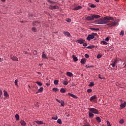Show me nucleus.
Wrapping results in <instances>:
<instances>
[{"label":"nucleus","mask_w":126,"mask_h":126,"mask_svg":"<svg viewBox=\"0 0 126 126\" xmlns=\"http://www.w3.org/2000/svg\"><path fill=\"white\" fill-rule=\"evenodd\" d=\"M1 95H2V92L0 90V98L1 97Z\"/></svg>","instance_id":"obj_55"},{"label":"nucleus","mask_w":126,"mask_h":126,"mask_svg":"<svg viewBox=\"0 0 126 126\" xmlns=\"http://www.w3.org/2000/svg\"><path fill=\"white\" fill-rule=\"evenodd\" d=\"M102 44H103V45H108V43H107V42L105 41H101Z\"/></svg>","instance_id":"obj_40"},{"label":"nucleus","mask_w":126,"mask_h":126,"mask_svg":"<svg viewBox=\"0 0 126 126\" xmlns=\"http://www.w3.org/2000/svg\"><path fill=\"white\" fill-rule=\"evenodd\" d=\"M124 122L125 121H124L123 119H121L119 122L120 124H124Z\"/></svg>","instance_id":"obj_48"},{"label":"nucleus","mask_w":126,"mask_h":126,"mask_svg":"<svg viewBox=\"0 0 126 126\" xmlns=\"http://www.w3.org/2000/svg\"><path fill=\"white\" fill-rule=\"evenodd\" d=\"M63 84H64V85H67L68 84V82L67 81H64L63 82H62Z\"/></svg>","instance_id":"obj_35"},{"label":"nucleus","mask_w":126,"mask_h":126,"mask_svg":"<svg viewBox=\"0 0 126 126\" xmlns=\"http://www.w3.org/2000/svg\"><path fill=\"white\" fill-rule=\"evenodd\" d=\"M10 57L11 60H12L13 61H18V58H17V57H16V56H12V55H11L10 56Z\"/></svg>","instance_id":"obj_10"},{"label":"nucleus","mask_w":126,"mask_h":126,"mask_svg":"<svg viewBox=\"0 0 126 126\" xmlns=\"http://www.w3.org/2000/svg\"><path fill=\"white\" fill-rule=\"evenodd\" d=\"M46 85H47V86H50V84L46 83Z\"/></svg>","instance_id":"obj_58"},{"label":"nucleus","mask_w":126,"mask_h":126,"mask_svg":"<svg viewBox=\"0 0 126 126\" xmlns=\"http://www.w3.org/2000/svg\"><path fill=\"white\" fill-rule=\"evenodd\" d=\"M90 30H94V31H100V29H95V28H91Z\"/></svg>","instance_id":"obj_31"},{"label":"nucleus","mask_w":126,"mask_h":126,"mask_svg":"<svg viewBox=\"0 0 126 126\" xmlns=\"http://www.w3.org/2000/svg\"><path fill=\"white\" fill-rule=\"evenodd\" d=\"M87 92H88V93H91V92H92V90L90 89H88L87 90Z\"/></svg>","instance_id":"obj_43"},{"label":"nucleus","mask_w":126,"mask_h":126,"mask_svg":"<svg viewBox=\"0 0 126 126\" xmlns=\"http://www.w3.org/2000/svg\"><path fill=\"white\" fill-rule=\"evenodd\" d=\"M29 15H30V16H31L32 17H33V16H34V14H30Z\"/></svg>","instance_id":"obj_57"},{"label":"nucleus","mask_w":126,"mask_h":126,"mask_svg":"<svg viewBox=\"0 0 126 126\" xmlns=\"http://www.w3.org/2000/svg\"><path fill=\"white\" fill-rule=\"evenodd\" d=\"M66 21H67V22H71V19H67Z\"/></svg>","instance_id":"obj_54"},{"label":"nucleus","mask_w":126,"mask_h":126,"mask_svg":"<svg viewBox=\"0 0 126 126\" xmlns=\"http://www.w3.org/2000/svg\"><path fill=\"white\" fill-rule=\"evenodd\" d=\"M35 83H36V84H38L39 85V86H42V83H41V82H35Z\"/></svg>","instance_id":"obj_36"},{"label":"nucleus","mask_w":126,"mask_h":126,"mask_svg":"<svg viewBox=\"0 0 126 126\" xmlns=\"http://www.w3.org/2000/svg\"><path fill=\"white\" fill-rule=\"evenodd\" d=\"M80 63H81L84 64V63H86V59H85V58L82 59Z\"/></svg>","instance_id":"obj_18"},{"label":"nucleus","mask_w":126,"mask_h":126,"mask_svg":"<svg viewBox=\"0 0 126 126\" xmlns=\"http://www.w3.org/2000/svg\"><path fill=\"white\" fill-rule=\"evenodd\" d=\"M43 90H44V88L43 87H41L38 90V91L36 92V94L37 93H40L41 92H43Z\"/></svg>","instance_id":"obj_21"},{"label":"nucleus","mask_w":126,"mask_h":126,"mask_svg":"<svg viewBox=\"0 0 126 126\" xmlns=\"http://www.w3.org/2000/svg\"><path fill=\"white\" fill-rule=\"evenodd\" d=\"M32 31H33V32H36V31H37V29H36V28L33 27L32 29Z\"/></svg>","instance_id":"obj_39"},{"label":"nucleus","mask_w":126,"mask_h":126,"mask_svg":"<svg viewBox=\"0 0 126 126\" xmlns=\"http://www.w3.org/2000/svg\"><path fill=\"white\" fill-rule=\"evenodd\" d=\"M39 65H43V63L39 64Z\"/></svg>","instance_id":"obj_63"},{"label":"nucleus","mask_w":126,"mask_h":126,"mask_svg":"<svg viewBox=\"0 0 126 126\" xmlns=\"http://www.w3.org/2000/svg\"><path fill=\"white\" fill-rule=\"evenodd\" d=\"M114 18L110 16H106L104 18H101L98 21H95V23L96 24H107L108 23L109 20H113Z\"/></svg>","instance_id":"obj_1"},{"label":"nucleus","mask_w":126,"mask_h":126,"mask_svg":"<svg viewBox=\"0 0 126 126\" xmlns=\"http://www.w3.org/2000/svg\"><path fill=\"white\" fill-rule=\"evenodd\" d=\"M52 90L55 91V92H57V91H58L59 89H58L57 88H54L52 89Z\"/></svg>","instance_id":"obj_37"},{"label":"nucleus","mask_w":126,"mask_h":126,"mask_svg":"<svg viewBox=\"0 0 126 126\" xmlns=\"http://www.w3.org/2000/svg\"><path fill=\"white\" fill-rule=\"evenodd\" d=\"M45 53L44 52H42V54L41 55V57L42 59H46V60H48V57L46 55V54H44Z\"/></svg>","instance_id":"obj_17"},{"label":"nucleus","mask_w":126,"mask_h":126,"mask_svg":"<svg viewBox=\"0 0 126 126\" xmlns=\"http://www.w3.org/2000/svg\"><path fill=\"white\" fill-rule=\"evenodd\" d=\"M126 101H125L124 103H122L120 105V107L122 108V109H124V108H126Z\"/></svg>","instance_id":"obj_15"},{"label":"nucleus","mask_w":126,"mask_h":126,"mask_svg":"<svg viewBox=\"0 0 126 126\" xmlns=\"http://www.w3.org/2000/svg\"><path fill=\"white\" fill-rule=\"evenodd\" d=\"M66 75H67V76H69V77H71V76L73 75V74L70 72H66Z\"/></svg>","instance_id":"obj_20"},{"label":"nucleus","mask_w":126,"mask_h":126,"mask_svg":"<svg viewBox=\"0 0 126 126\" xmlns=\"http://www.w3.org/2000/svg\"><path fill=\"white\" fill-rule=\"evenodd\" d=\"M24 53L25 54H27V51H25Z\"/></svg>","instance_id":"obj_61"},{"label":"nucleus","mask_w":126,"mask_h":126,"mask_svg":"<svg viewBox=\"0 0 126 126\" xmlns=\"http://www.w3.org/2000/svg\"><path fill=\"white\" fill-rule=\"evenodd\" d=\"M81 6H78L73 8V10H79L81 8Z\"/></svg>","instance_id":"obj_22"},{"label":"nucleus","mask_w":126,"mask_h":126,"mask_svg":"<svg viewBox=\"0 0 126 126\" xmlns=\"http://www.w3.org/2000/svg\"><path fill=\"white\" fill-rule=\"evenodd\" d=\"M85 40H83L82 38H80L78 40H76V43H79V44H83Z\"/></svg>","instance_id":"obj_8"},{"label":"nucleus","mask_w":126,"mask_h":126,"mask_svg":"<svg viewBox=\"0 0 126 126\" xmlns=\"http://www.w3.org/2000/svg\"><path fill=\"white\" fill-rule=\"evenodd\" d=\"M83 46L84 47H87V43L84 42V43H83Z\"/></svg>","instance_id":"obj_53"},{"label":"nucleus","mask_w":126,"mask_h":126,"mask_svg":"<svg viewBox=\"0 0 126 126\" xmlns=\"http://www.w3.org/2000/svg\"><path fill=\"white\" fill-rule=\"evenodd\" d=\"M52 119L55 120L56 121V120H58V116H56L55 117H52Z\"/></svg>","instance_id":"obj_47"},{"label":"nucleus","mask_w":126,"mask_h":126,"mask_svg":"<svg viewBox=\"0 0 126 126\" xmlns=\"http://www.w3.org/2000/svg\"><path fill=\"white\" fill-rule=\"evenodd\" d=\"M106 123H107V126H111V124L110 123V122H109V121H106Z\"/></svg>","instance_id":"obj_46"},{"label":"nucleus","mask_w":126,"mask_h":126,"mask_svg":"<svg viewBox=\"0 0 126 126\" xmlns=\"http://www.w3.org/2000/svg\"><path fill=\"white\" fill-rule=\"evenodd\" d=\"M86 19L88 21H91L92 20H94L93 19V14H91V16L87 17Z\"/></svg>","instance_id":"obj_6"},{"label":"nucleus","mask_w":126,"mask_h":126,"mask_svg":"<svg viewBox=\"0 0 126 126\" xmlns=\"http://www.w3.org/2000/svg\"><path fill=\"white\" fill-rule=\"evenodd\" d=\"M89 117H90V118H93V117H94V114L90 111L89 112Z\"/></svg>","instance_id":"obj_24"},{"label":"nucleus","mask_w":126,"mask_h":126,"mask_svg":"<svg viewBox=\"0 0 126 126\" xmlns=\"http://www.w3.org/2000/svg\"><path fill=\"white\" fill-rule=\"evenodd\" d=\"M88 109L90 112H91L93 114H95L96 115H98V114H99V111L95 108H89Z\"/></svg>","instance_id":"obj_3"},{"label":"nucleus","mask_w":126,"mask_h":126,"mask_svg":"<svg viewBox=\"0 0 126 126\" xmlns=\"http://www.w3.org/2000/svg\"><path fill=\"white\" fill-rule=\"evenodd\" d=\"M118 62L119 60L116 59L114 62H112V63L110 64V65H112V67H115L116 65L118 63Z\"/></svg>","instance_id":"obj_4"},{"label":"nucleus","mask_w":126,"mask_h":126,"mask_svg":"<svg viewBox=\"0 0 126 126\" xmlns=\"http://www.w3.org/2000/svg\"><path fill=\"white\" fill-rule=\"evenodd\" d=\"M17 82H18V80L17 79H16L14 82V83L16 86H18V85L17 84Z\"/></svg>","instance_id":"obj_42"},{"label":"nucleus","mask_w":126,"mask_h":126,"mask_svg":"<svg viewBox=\"0 0 126 126\" xmlns=\"http://www.w3.org/2000/svg\"><path fill=\"white\" fill-rule=\"evenodd\" d=\"M69 116H70V115L68 114V115L67 116V117H69Z\"/></svg>","instance_id":"obj_64"},{"label":"nucleus","mask_w":126,"mask_h":126,"mask_svg":"<svg viewBox=\"0 0 126 126\" xmlns=\"http://www.w3.org/2000/svg\"><path fill=\"white\" fill-rule=\"evenodd\" d=\"M47 1L48 2H50V3H56V2H55L54 1H52L51 0H47Z\"/></svg>","instance_id":"obj_41"},{"label":"nucleus","mask_w":126,"mask_h":126,"mask_svg":"<svg viewBox=\"0 0 126 126\" xmlns=\"http://www.w3.org/2000/svg\"><path fill=\"white\" fill-rule=\"evenodd\" d=\"M120 35L121 36H124V35H125V32L124 31H121Z\"/></svg>","instance_id":"obj_38"},{"label":"nucleus","mask_w":126,"mask_h":126,"mask_svg":"<svg viewBox=\"0 0 126 126\" xmlns=\"http://www.w3.org/2000/svg\"><path fill=\"white\" fill-rule=\"evenodd\" d=\"M101 57H102V56L100 54L97 55L96 56V58L97 59H101Z\"/></svg>","instance_id":"obj_45"},{"label":"nucleus","mask_w":126,"mask_h":126,"mask_svg":"<svg viewBox=\"0 0 126 126\" xmlns=\"http://www.w3.org/2000/svg\"><path fill=\"white\" fill-rule=\"evenodd\" d=\"M96 35H97L96 33L93 32L91 34H89L87 36V40H88V41H91L92 39H94V38H95V36H96Z\"/></svg>","instance_id":"obj_2"},{"label":"nucleus","mask_w":126,"mask_h":126,"mask_svg":"<svg viewBox=\"0 0 126 126\" xmlns=\"http://www.w3.org/2000/svg\"><path fill=\"white\" fill-rule=\"evenodd\" d=\"M83 126H91L89 125H86V124H85L84 125H83Z\"/></svg>","instance_id":"obj_59"},{"label":"nucleus","mask_w":126,"mask_h":126,"mask_svg":"<svg viewBox=\"0 0 126 126\" xmlns=\"http://www.w3.org/2000/svg\"><path fill=\"white\" fill-rule=\"evenodd\" d=\"M90 7L93 8H94V7H96V5H94V4H92L90 5Z\"/></svg>","instance_id":"obj_44"},{"label":"nucleus","mask_w":126,"mask_h":126,"mask_svg":"<svg viewBox=\"0 0 126 126\" xmlns=\"http://www.w3.org/2000/svg\"><path fill=\"white\" fill-rule=\"evenodd\" d=\"M98 77H99V78H100V79H103V78L101 77V74H99V75H98Z\"/></svg>","instance_id":"obj_56"},{"label":"nucleus","mask_w":126,"mask_h":126,"mask_svg":"<svg viewBox=\"0 0 126 126\" xmlns=\"http://www.w3.org/2000/svg\"><path fill=\"white\" fill-rule=\"evenodd\" d=\"M95 120H96L97 123H101V118H100V117H96L95 118Z\"/></svg>","instance_id":"obj_27"},{"label":"nucleus","mask_w":126,"mask_h":126,"mask_svg":"<svg viewBox=\"0 0 126 126\" xmlns=\"http://www.w3.org/2000/svg\"><path fill=\"white\" fill-rule=\"evenodd\" d=\"M58 124H59V125H62L63 124V122H62V120L61 119H59L57 120Z\"/></svg>","instance_id":"obj_30"},{"label":"nucleus","mask_w":126,"mask_h":126,"mask_svg":"<svg viewBox=\"0 0 126 126\" xmlns=\"http://www.w3.org/2000/svg\"><path fill=\"white\" fill-rule=\"evenodd\" d=\"M15 119L16 121H19V115L18 114L15 115Z\"/></svg>","instance_id":"obj_29"},{"label":"nucleus","mask_w":126,"mask_h":126,"mask_svg":"<svg viewBox=\"0 0 126 126\" xmlns=\"http://www.w3.org/2000/svg\"><path fill=\"white\" fill-rule=\"evenodd\" d=\"M56 101L61 104V106L63 107L64 106V101L63 100H60L58 99H56Z\"/></svg>","instance_id":"obj_9"},{"label":"nucleus","mask_w":126,"mask_h":126,"mask_svg":"<svg viewBox=\"0 0 126 126\" xmlns=\"http://www.w3.org/2000/svg\"><path fill=\"white\" fill-rule=\"evenodd\" d=\"M63 34L65 36H67V37H69V36H70V33H69L68 32H63Z\"/></svg>","instance_id":"obj_14"},{"label":"nucleus","mask_w":126,"mask_h":126,"mask_svg":"<svg viewBox=\"0 0 126 126\" xmlns=\"http://www.w3.org/2000/svg\"><path fill=\"white\" fill-rule=\"evenodd\" d=\"M33 54L34 56H36V55H37V51L34 50V51L33 52Z\"/></svg>","instance_id":"obj_50"},{"label":"nucleus","mask_w":126,"mask_h":126,"mask_svg":"<svg viewBox=\"0 0 126 126\" xmlns=\"http://www.w3.org/2000/svg\"><path fill=\"white\" fill-rule=\"evenodd\" d=\"M36 24H40V22L38 21H35L32 22L33 26H36Z\"/></svg>","instance_id":"obj_16"},{"label":"nucleus","mask_w":126,"mask_h":126,"mask_svg":"<svg viewBox=\"0 0 126 126\" xmlns=\"http://www.w3.org/2000/svg\"><path fill=\"white\" fill-rule=\"evenodd\" d=\"M85 57H86L87 59H88L89 58V55L87 54H85Z\"/></svg>","instance_id":"obj_52"},{"label":"nucleus","mask_w":126,"mask_h":126,"mask_svg":"<svg viewBox=\"0 0 126 126\" xmlns=\"http://www.w3.org/2000/svg\"><path fill=\"white\" fill-rule=\"evenodd\" d=\"M1 1H5V0H1Z\"/></svg>","instance_id":"obj_62"},{"label":"nucleus","mask_w":126,"mask_h":126,"mask_svg":"<svg viewBox=\"0 0 126 126\" xmlns=\"http://www.w3.org/2000/svg\"><path fill=\"white\" fill-rule=\"evenodd\" d=\"M89 86L90 87H92L94 86V82H91L90 83V84L89 85Z\"/></svg>","instance_id":"obj_32"},{"label":"nucleus","mask_w":126,"mask_h":126,"mask_svg":"<svg viewBox=\"0 0 126 126\" xmlns=\"http://www.w3.org/2000/svg\"><path fill=\"white\" fill-rule=\"evenodd\" d=\"M117 24H118V22H112V23L108 24V25H109L110 27H112L113 26H116V25H117Z\"/></svg>","instance_id":"obj_7"},{"label":"nucleus","mask_w":126,"mask_h":126,"mask_svg":"<svg viewBox=\"0 0 126 126\" xmlns=\"http://www.w3.org/2000/svg\"><path fill=\"white\" fill-rule=\"evenodd\" d=\"M95 99H97V96H96L95 95H93L90 98V101L92 102L93 100H95Z\"/></svg>","instance_id":"obj_12"},{"label":"nucleus","mask_w":126,"mask_h":126,"mask_svg":"<svg viewBox=\"0 0 126 126\" xmlns=\"http://www.w3.org/2000/svg\"><path fill=\"white\" fill-rule=\"evenodd\" d=\"M100 15H95V14H94V15H93V18L94 19H94H97V18H100Z\"/></svg>","instance_id":"obj_13"},{"label":"nucleus","mask_w":126,"mask_h":126,"mask_svg":"<svg viewBox=\"0 0 126 126\" xmlns=\"http://www.w3.org/2000/svg\"><path fill=\"white\" fill-rule=\"evenodd\" d=\"M73 61L75 62H77L78 61V59H77V57H75L74 55H73Z\"/></svg>","instance_id":"obj_26"},{"label":"nucleus","mask_w":126,"mask_h":126,"mask_svg":"<svg viewBox=\"0 0 126 126\" xmlns=\"http://www.w3.org/2000/svg\"><path fill=\"white\" fill-rule=\"evenodd\" d=\"M60 92H61V93H65V90H64L63 88H62L60 90Z\"/></svg>","instance_id":"obj_33"},{"label":"nucleus","mask_w":126,"mask_h":126,"mask_svg":"<svg viewBox=\"0 0 126 126\" xmlns=\"http://www.w3.org/2000/svg\"><path fill=\"white\" fill-rule=\"evenodd\" d=\"M96 2H99L100 1V0H95Z\"/></svg>","instance_id":"obj_60"},{"label":"nucleus","mask_w":126,"mask_h":126,"mask_svg":"<svg viewBox=\"0 0 126 126\" xmlns=\"http://www.w3.org/2000/svg\"><path fill=\"white\" fill-rule=\"evenodd\" d=\"M87 49H94V48H95V46L94 45H90L89 46H88Z\"/></svg>","instance_id":"obj_28"},{"label":"nucleus","mask_w":126,"mask_h":126,"mask_svg":"<svg viewBox=\"0 0 126 126\" xmlns=\"http://www.w3.org/2000/svg\"><path fill=\"white\" fill-rule=\"evenodd\" d=\"M20 124L22 126H26V123H25V121H23V120L21 121Z\"/></svg>","instance_id":"obj_19"},{"label":"nucleus","mask_w":126,"mask_h":126,"mask_svg":"<svg viewBox=\"0 0 126 126\" xmlns=\"http://www.w3.org/2000/svg\"><path fill=\"white\" fill-rule=\"evenodd\" d=\"M54 83L55 85H58V84H59V80H55L54 82Z\"/></svg>","instance_id":"obj_34"},{"label":"nucleus","mask_w":126,"mask_h":126,"mask_svg":"<svg viewBox=\"0 0 126 126\" xmlns=\"http://www.w3.org/2000/svg\"><path fill=\"white\" fill-rule=\"evenodd\" d=\"M68 95H69V96H70V97H72L73 98H74L75 99H77V98H78V97H77V96H76L70 93H68Z\"/></svg>","instance_id":"obj_11"},{"label":"nucleus","mask_w":126,"mask_h":126,"mask_svg":"<svg viewBox=\"0 0 126 126\" xmlns=\"http://www.w3.org/2000/svg\"><path fill=\"white\" fill-rule=\"evenodd\" d=\"M34 122H35V123H36L37 124V125H43L42 121H35Z\"/></svg>","instance_id":"obj_25"},{"label":"nucleus","mask_w":126,"mask_h":126,"mask_svg":"<svg viewBox=\"0 0 126 126\" xmlns=\"http://www.w3.org/2000/svg\"><path fill=\"white\" fill-rule=\"evenodd\" d=\"M86 67L87 68H91V67H93V66H92V65H91V66H88V65H86Z\"/></svg>","instance_id":"obj_51"},{"label":"nucleus","mask_w":126,"mask_h":126,"mask_svg":"<svg viewBox=\"0 0 126 126\" xmlns=\"http://www.w3.org/2000/svg\"><path fill=\"white\" fill-rule=\"evenodd\" d=\"M3 92H4V96H5V97H9V95H8L7 92L5 91H3Z\"/></svg>","instance_id":"obj_23"},{"label":"nucleus","mask_w":126,"mask_h":126,"mask_svg":"<svg viewBox=\"0 0 126 126\" xmlns=\"http://www.w3.org/2000/svg\"><path fill=\"white\" fill-rule=\"evenodd\" d=\"M49 8L50 9H58L59 8V6L58 5H49Z\"/></svg>","instance_id":"obj_5"},{"label":"nucleus","mask_w":126,"mask_h":126,"mask_svg":"<svg viewBox=\"0 0 126 126\" xmlns=\"http://www.w3.org/2000/svg\"><path fill=\"white\" fill-rule=\"evenodd\" d=\"M109 40H110V36H108L105 38V41H106V42H108Z\"/></svg>","instance_id":"obj_49"}]
</instances>
